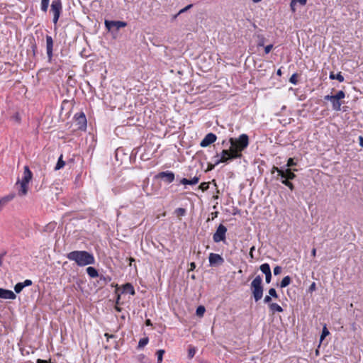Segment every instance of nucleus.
Listing matches in <instances>:
<instances>
[{"label": "nucleus", "instance_id": "f257e3e1", "mask_svg": "<svg viewBox=\"0 0 363 363\" xmlns=\"http://www.w3.org/2000/svg\"><path fill=\"white\" fill-rule=\"evenodd\" d=\"M230 147L229 149H225L228 152V155L231 159H240L242 157V152L246 149L249 145V137L247 134H242L238 138H230L229 139Z\"/></svg>", "mask_w": 363, "mask_h": 363}, {"label": "nucleus", "instance_id": "f03ea898", "mask_svg": "<svg viewBox=\"0 0 363 363\" xmlns=\"http://www.w3.org/2000/svg\"><path fill=\"white\" fill-rule=\"evenodd\" d=\"M66 257L74 261L79 267H84L95 263L94 255L85 250H74L67 254Z\"/></svg>", "mask_w": 363, "mask_h": 363}, {"label": "nucleus", "instance_id": "7ed1b4c3", "mask_svg": "<svg viewBox=\"0 0 363 363\" xmlns=\"http://www.w3.org/2000/svg\"><path fill=\"white\" fill-rule=\"evenodd\" d=\"M296 169L292 168H286V167H277L273 166L271 169V173L274 174L277 172V175L274 177L277 180L283 181V179H286V181L293 180L296 177L294 172H296Z\"/></svg>", "mask_w": 363, "mask_h": 363}, {"label": "nucleus", "instance_id": "20e7f679", "mask_svg": "<svg viewBox=\"0 0 363 363\" xmlns=\"http://www.w3.org/2000/svg\"><path fill=\"white\" fill-rule=\"evenodd\" d=\"M250 289L252 296L255 302L259 301L263 296L264 288L262 285V279L260 275H257L251 282Z\"/></svg>", "mask_w": 363, "mask_h": 363}, {"label": "nucleus", "instance_id": "39448f33", "mask_svg": "<svg viewBox=\"0 0 363 363\" xmlns=\"http://www.w3.org/2000/svg\"><path fill=\"white\" fill-rule=\"evenodd\" d=\"M33 173L30 170L28 166L24 167L23 177L21 182V189L19 191V195L25 196L28 193V184L32 179Z\"/></svg>", "mask_w": 363, "mask_h": 363}, {"label": "nucleus", "instance_id": "423d86ee", "mask_svg": "<svg viewBox=\"0 0 363 363\" xmlns=\"http://www.w3.org/2000/svg\"><path fill=\"white\" fill-rule=\"evenodd\" d=\"M50 11L53 13V23L57 24L62 11L61 0H53L51 4Z\"/></svg>", "mask_w": 363, "mask_h": 363}, {"label": "nucleus", "instance_id": "0eeeda50", "mask_svg": "<svg viewBox=\"0 0 363 363\" xmlns=\"http://www.w3.org/2000/svg\"><path fill=\"white\" fill-rule=\"evenodd\" d=\"M345 97V93L340 90L337 92L336 94L334 95L335 99L331 101L332 103V108L335 111H339L341 110V106L344 104L341 100Z\"/></svg>", "mask_w": 363, "mask_h": 363}, {"label": "nucleus", "instance_id": "6e6552de", "mask_svg": "<svg viewBox=\"0 0 363 363\" xmlns=\"http://www.w3.org/2000/svg\"><path fill=\"white\" fill-rule=\"evenodd\" d=\"M106 29L109 31L118 30L121 28H124L127 26V23L121 21H109L105 20L104 22Z\"/></svg>", "mask_w": 363, "mask_h": 363}, {"label": "nucleus", "instance_id": "1a4fd4ad", "mask_svg": "<svg viewBox=\"0 0 363 363\" xmlns=\"http://www.w3.org/2000/svg\"><path fill=\"white\" fill-rule=\"evenodd\" d=\"M227 232V228L223 225L220 224L216 229V233L213 234V239L215 242H219L221 241H225Z\"/></svg>", "mask_w": 363, "mask_h": 363}, {"label": "nucleus", "instance_id": "9d476101", "mask_svg": "<svg viewBox=\"0 0 363 363\" xmlns=\"http://www.w3.org/2000/svg\"><path fill=\"white\" fill-rule=\"evenodd\" d=\"M214 158H216L215 163H214L215 165H218L220 163L228 164L230 161L233 160L231 159V157H230V155H228V152L225 150H222V152L220 153V155L217 153L216 155L214 157Z\"/></svg>", "mask_w": 363, "mask_h": 363}, {"label": "nucleus", "instance_id": "9b49d317", "mask_svg": "<svg viewBox=\"0 0 363 363\" xmlns=\"http://www.w3.org/2000/svg\"><path fill=\"white\" fill-rule=\"evenodd\" d=\"M75 121L78 125V129L85 130L86 128V118L83 112L77 113L74 116Z\"/></svg>", "mask_w": 363, "mask_h": 363}, {"label": "nucleus", "instance_id": "f8f14e48", "mask_svg": "<svg viewBox=\"0 0 363 363\" xmlns=\"http://www.w3.org/2000/svg\"><path fill=\"white\" fill-rule=\"evenodd\" d=\"M208 261L211 267L220 266L224 263V259L220 255L213 252L210 253Z\"/></svg>", "mask_w": 363, "mask_h": 363}, {"label": "nucleus", "instance_id": "ddd939ff", "mask_svg": "<svg viewBox=\"0 0 363 363\" xmlns=\"http://www.w3.org/2000/svg\"><path fill=\"white\" fill-rule=\"evenodd\" d=\"M156 177L158 179H163L167 184H170L172 182H174L175 176L172 172L166 171L158 173L156 175Z\"/></svg>", "mask_w": 363, "mask_h": 363}, {"label": "nucleus", "instance_id": "4468645a", "mask_svg": "<svg viewBox=\"0 0 363 363\" xmlns=\"http://www.w3.org/2000/svg\"><path fill=\"white\" fill-rule=\"evenodd\" d=\"M216 139L217 137L214 133H209L201 140L200 145L202 147H206L210 145L211 144L213 143L216 140Z\"/></svg>", "mask_w": 363, "mask_h": 363}, {"label": "nucleus", "instance_id": "2eb2a0df", "mask_svg": "<svg viewBox=\"0 0 363 363\" xmlns=\"http://www.w3.org/2000/svg\"><path fill=\"white\" fill-rule=\"evenodd\" d=\"M46 50L48 61L51 62L52 58L53 40L50 35H46Z\"/></svg>", "mask_w": 363, "mask_h": 363}, {"label": "nucleus", "instance_id": "dca6fc26", "mask_svg": "<svg viewBox=\"0 0 363 363\" xmlns=\"http://www.w3.org/2000/svg\"><path fill=\"white\" fill-rule=\"evenodd\" d=\"M0 298L13 300L16 298V295L11 290L0 288Z\"/></svg>", "mask_w": 363, "mask_h": 363}, {"label": "nucleus", "instance_id": "f3484780", "mask_svg": "<svg viewBox=\"0 0 363 363\" xmlns=\"http://www.w3.org/2000/svg\"><path fill=\"white\" fill-rule=\"evenodd\" d=\"M262 31L261 29H259L255 33V36L257 38V46L258 47H262L264 45L266 38L264 36V35L259 33V32Z\"/></svg>", "mask_w": 363, "mask_h": 363}, {"label": "nucleus", "instance_id": "a211bd4d", "mask_svg": "<svg viewBox=\"0 0 363 363\" xmlns=\"http://www.w3.org/2000/svg\"><path fill=\"white\" fill-rule=\"evenodd\" d=\"M199 181V177H194L191 179H188L186 178H183L180 180V183L184 185H195Z\"/></svg>", "mask_w": 363, "mask_h": 363}, {"label": "nucleus", "instance_id": "6ab92c4d", "mask_svg": "<svg viewBox=\"0 0 363 363\" xmlns=\"http://www.w3.org/2000/svg\"><path fill=\"white\" fill-rule=\"evenodd\" d=\"M123 292L130 294L131 295H135V294L134 287L130 283H126L123 285Z\"/></svg>", "mask_w": 363, "mask_h": 363}, {"label": "nucleus", "instance_id": "aec40b11", "mask_svg": "<svg viewBox=\"0 0 363 363\" xmlns=\"http://www.w3.org/2000/svg\"><path fill=\"white\" fill-rule=\"evenodd\" d=\"M269 309L272 314H274L276 312H283L284 311L282 307L276 303L270 304Z\"/></svg>", "mask_w": 363, "mask_h": 363}, {"label": "nucleus", "instance_id": "412c9836", "mask_svg": "<svg viewBox=\"0 0 363 363\" xmlns=\"http://www.w3.org/2000/svg\"><path fill=\"white\" fill-rule=\"evenodd\" d=\"M88 275L91 278H95L99 277L98 271L96 268L93 267H88L86 269Z\"/></svg>", "mask_w": 363, "mask_h": 363}, {"label": "nucleus", "instance_id": "4be33fe9", "mask_svg": "<svg viewBox=\"0 0 363 363\" xmlns=\"http://www.w3.org/2000/svg\"><path fill=\"white\" fill-rule=\"evenodd\" d=\"M138 363H151L150 359L143 354H140L135 357Z\"/></svg>", "mask_w": 363, "mask_h": 363}, {"label": "nucleus", "instance_id": "5701e85b", "mask_svg": "<svg viewBox=\"0 0 363 363\" xmlns=\"http://www.w3.org/2000/svg\"><path fill=\"white\" fill-rule=\"evenodd\" d=\"M13 198V196H7L0 199V211Z\"/></svg>", "mask_w": 363, "mask_h": 363}, {"label": "nucleus", "instance_id": "b1692460", "mask_svg": "<svg viewBox=\"0 0 363 363\" xmlns=\"http://www.w3.org/2000/svg\"><path fill=\"white\" fill-rule=\"evenodd\" d=\"M330 79H337L340 82H342L345 79L344 77L342 75L341 72H338L337 74H335L334 72H330L329 76Z\"/></svg>", "mask_w": 363, "mask_h": 363}, {"label": "nucleus", "instance_id": "393cba45", "mask_svg": "<svg viewBox=\"0 0 363 363\" xmlns=\"http://www.w3.org/2000/svg\"><path fill=\"white\" fill-rule=\"evenodd\" d=\"M259 269L264 274H270V273L272 272L270 266L268 263H264V264H261L259 267Z\"/></svg>", "mask_w": 363, "mask_h": 363}, {"label": "nucleus", "instance_id": "a878e982", "mask_svg": "<svg viewBox=\"0 0 363 363\" xmlns=\"http://www.w3.org/2000/svg\"><path fill=\"white\" fill-rule=\"evenodd\" d=\"M291 281V277L289 276H286L281 281L279 286L281 288H285L290 284Z\"/></svg>", "mask_w": 363, "mask_h": 363}, {"label": "nucleus", "instance_id": "bb28decb", "mask_svg": "<svg viewBox=\"0 0 363 363\" xmlns=\"http://www.w3.org/2000/svg\"><path fill=\"white\" fill-rule=\"evenodd\" d=\"M65 165V162L62 160V155H61L58 159L57 164H56L55 170H59V169H62V167H64Z\"/></svg>", "mask_w": 363, "mask_h": 363}, {"label": "nucleus", "instance_id": "cd10ccee", "mask_svg": "<svg viewBox=\"0 0 363 363\" xmlns=\"http://www.w3.org/2000/svg\"><path fill=\"white\" fill-rule=\"evenodd\" d=\"M148 342H149L148 337H146L141 338L139 340L138 349H141V348L144 347L146 345H147Z\"/></svg>", "mask_w": 363, "mask_h": 363}, {"label": "nucleus", "instance_id": "c85d7f7f", "mask_svg": "<svg viewBox=\"0 0 363 363\" xmlns=\"http://www.w3.org/2000/svg\"><path fill=\"white\" fill-rule=\"evenodd\" d=\"M296 164H297V163H296V162H295L294 159L290 157L288 159L286 164L285 166H284L283 167L292 168L293 167L296 166Z\"/></svg>", "mask_w": 363, "mask_h": 363}, {"label": "nucleus", "instance_id": "c756f323", "mask_svg": "<svg viewBox=\"0 0 363 363\" xmlns=\"http://www.w3.org/2000/svg\"><path fill=\"white\" fill-rule=\"evenodd\" d=\"M186 209L184 208H178L175 210L174 213L177 217H182L186 214Z\"/></svg>", "mask_w": 363, "mask_h": 363}, {"label": "nucleus", "instance_id": "7c9ffc66", "mask_svg": "<svg viewBox=\"0 0 363 363\" xmlns=\"http://www.w3.org/2000/svg\"><path fill=\"white\" fill-rule=\"evenodd\" d=\"M206 311V308L203 306H199L197 307L196 308V314L199 316V317H201L203 315L204 313Z\"/></svg>", "mask_w": 363, "mask_h": 363}, {"label": "nucleus", "instance_id": "2f4dec72", "mask_svg": "<svg viewBox=\"0 0 363 363\" xmlns=\"http://www.w3.org/2000/svg\"><path fill=\"white\" fill-rule=\"evenodd\" d=\"M281 184L287 186L291 191L294 190L295 187L293 183L290 181H286V179H283V181H280Z\"/></svg>", "mask_w": 363, "mask_h": 363}, {"label": "nucleus", "instance_id": "473e14b6", "mask_svg": "<svg viewBox=\"0 0 363 363\" xmlns=\"http://www.w3.org/2000/svg\"><path fill=\"white\" fill-rule=\"evenodd\" d=\"M165 351L164 350H159L156 352V355L157 357V363H161L162 362L163 355Z\"/></svg>", "mask_w": 363, "mask_h": 363}, {"label": "nucleus", "instance_id": "72a5a7b5", "mask_svg": "<svg viewBox=\"0 0 363 363\" xmlns=\"http://www.w3.org/2000/svg\"><path fill=\"white\" fill-rule=\"evenodd\" d=\"M330 334L329 330H328L326 325H325L322 330V333L320 335V342L323 341L326 336H328Z\"/></svg>", "mask_w": 363, "mask_h": 363}, {"label": "nucleus", "instance_id": "f704fd0d", "mask_svg": "<svg viewBox=\"0 0 363 363\" xmlns=\"http://www.w3.org/2000/svg\"><path fill=\"white\" fill-rule=\"evenodd\" d=\"M193 6V4H189L187 5L186 7H184V9H181L177 14H176L175 16H174L173 18H176L179 15H180L181 13H183L186 11H187L188 10H189L191 7Z\"/></svg>", "mask_w": 363, "mask_h": 363}, {"label": "nucleus", "instance_id": "c9c22d12", "mask_svg": "<svg viewBox=\"0 0 363 363\" xmlns=\"http://www.w3.org/2000/svg\"><path fill=\"white\" fill-rule=\"evenodd\" d=\"M23 289V285L21 282L17 283L14 286V291L16 294H19Z\"/></svg>", "mask_w": 363, "mask_h": 363}, {"label": "nucleus", "instance_id": "e433bc0d", "mask_svg": "<svg viewBox=\"0 0 363 363\" xmlns=\"http://www.w3.org/2000/svg\"><path fill=\"white\" fill-rule=\"evenodd\" d=\"M99 279H100V281H102V284H103L104 285H106V284H107L108 282H110V281H111V278L110 277H108H108H104V276H103V275H101V276L99 277Z\"/></svg>", "mask_w": 363, "mask_h": 363}, {"label": "nucleus", "instance_id": "4c0bfd02", "mask_svg": "<svg viewBox=\"0 0 363 363\" xmlns=\"http://www.w3.org/2000/svg\"><path fill=\"white\" fill-rule=\"evenodd\" d=\"M268 293H269V296H270L272 298L273 297V298H277L279 297L278 294L277 293V291L274 288L269 289L268 291Z\"/></svg>", "mask_w": 363, "mask_h": 363}, {"label": "nucleus", "instance_id": "58836bf2", "mask_svg": "<svg viewBox=\"0 0 363 363\" xmlns=\"http://www.w3.org/2000/svg\"><path fill=\"white\" fill-rule=\"evenodd\" d=\"M208 188H209L208 182H202L199 186V189H201L202 191H206Z\"/></svg>", "mask_w": 363, "mask_h": 363}, {"label": "nucleus", "instance_id": "ea45409f", "mask_svg": "<svg viewBox=\"0 0 363 363\" xmlns=\"http://www.w3.org/2000/svg\"><path fill=\"white\" fill-rule=\"evenodd\" d=\"M196 353V349L194 347H190L188 350V357L191 359L194 357Z\"/></svg>", "mask_w": 363, "mask_h": 363}, {"label": "nucleus", "instance_id": "a19ab883", "mask_svg": "<svg viewBox=\"0 0 363 363\" xmlns=\"http://www.w3.org/2000/svg\"><path fill=\"white\" fill-rule=\"evenodd\" d=\"M298 74L296 73H294L291 75V77L289 79V82L293 84H296L298 83Z\"/></svg>", "mask_w": 363, "mask_h": 363}, {"label": "nucleus", "instance_id": "79ce46f5", "mask_svg": "<svg viewBox=\"0 0 363 363\" xmlns=\"http://www.w3.org/2000/svg\"><path fill=\"white\" fill-rule=\"evenodd\" d=\"M48 6H49V3H47V2H41V10H42L43 12H47L48 9Z\"/></svg>", "mask_w": 363, "mask_h": 363}, {"label": "nucleus", "instance_id": "37998d69", "mask_svg": "<svg viewBox=\"0 0 363 363\" xmlns=\"http://www.w3.org/2000/svg\"><path fill=\"white\" fill-rule=\"evenodd\" d=\"M282 271V268L280 266H276L274 268V275H279Z\"/></svg>", "mask_w": 363, "mask_h": 363}, {"label": "nucleus", "instance_id": "c03bdc74", "mask_svg": "<svg viewBox=\"0 0 363 363\" xmlns=\"http://www.w3.org/2000/svg\"><path fill=\"white\" fill-rule=\"evenodd\" d=\"M264 303L268 304V307L272 304V297L269 295L266 296L264 298Z\"/></svg>", "mask_w": 363, "mask_h": 363}, {"label": "nucleus", "instance_id": "a18cd8bd", "mask_svg": "<svg viewBox=\"0 0 363 363\" xmlns=\"http://www.w3.org/2000/svg\"><path fill=\"white\" fill-rule=\"evenodd\" d=\"M294 2H298L300 3L301 5H305L307 2V0H292L291 3V6L293 7V4ZM292 9H294V8H292Z\"/></svg>", "mask_w": 363, "mask_h": 363}, {"label": "nucleus", "instance_id": "49530a36", "mask_svg": "<svg viewBox=\"0 0 363 363\" xmlns=\"http://www.w3.org/2000/svg\"><path fill=\"white\" fill-rule=\"evenodd\" d=\"M272 48H273V45L272 44L267 45L264 48V52H265V54L269 53Z\"/></svg>", "mask_w": 363, "mask_h": 363}, {"label": "nucleus", "instance_id": "de8ad7c7", "mask_svg": "<svg viewBox=\"0 0 363 363\" xmlns=\"http://www.w3.org/2000/svg\"><path fill=\"white\" fill-rule=\"evenodd\" d=\"M21 283L23 285V288L26 286H29L33 284L32 281L30 279H26L23 282Z\"/></svg>", "mask_w": 363, "mask_h": 363}, {"label": "nucleus", "instance_id": "09e8293b", "mask_svg": "<svg viewBox=\"0 0 363 363\" xmlns=\"http://www.w3.org/2000/svg\"><path fill=\"white\" fill-rule=\"evenodd\" d=\"M265 275V281L267 284H269L272 280V272L269 274H264Z\"/></svg>", "mask_w": 363, "mask_h": 363}, {"label": "nucleus", "instance_id": "8fccbe9b", "mask_svg": "<svg viewBox=\"0 0 363 363\" xmlns=\"http://www.w3.org/2000/svg\"><path fill=\"white\" fill-rule=\"evenodd\" d=\"M316 289V284L315 282H313L311 286H309V289H308V291L309 292H313L314 291H315Z\"/></svg>", "mask_w": 363, "mask_h": 363}, {"label": "nucleus", "instance_id": "3c124183", "mask_svg": "<svg viewBox=\"0 0 363 363\" xmlns=\"http://www.w3.org/2000/svg\"><path fill=\"white\" fill-rule=\"evenodd\" d=\"M333 98H334V95H325L324 96V100L329 101L331 102V101H333V99H334Z\"/></svg>", "mask_w": 363, "mask_h": 363}, {"label": "nucleus", "instance_id": "603ef678", "mask_svg": "<svg viewBox=\"0 0 363 363\" xmlns=\"http://www.w3.org/2000/svg\"><path fill=\"white\" fill-rule=\"evenodd\" d=\"M215 164H208V168H207V171H211L213 170L214 168H215Z\"/></svg>", "mask_w": 363, "mask_h": 363}, {"label": "nucleus", "instance_id": "864d4df0", "mask_svg": "<svg viewBox=\"0 0 363 363\" xmlns=\"http://www.w3.org/2000/svg\"><path fill=\"white\" fill-rule=\"evenodd\" d=\"M359 145L363 147V137L362 135L359 136Z\"/></svg>", "mask_w": 363, "mask_h": 363}, {"label": "nucleus", "instance_id": "5fc2aeb1", "mask_svg": "<svg viewBox=\"0 0 363 363\" xmlns=\"http://www.w3.org/2000/svg\"><path fill=\"white\" fill-rule=\"evenodd\" d=\"M255 250V247L252 246L251 248H250V256L251 257V258H253V250Z\"/></svg>", "mask_w": 363, "mask_h": 363}, {"label": "nucleus", "instance_id": "6e6d98bb", "mask_svg": "<svg viewBox=\"0 0 363 363\" xmlns=\"http://www.w3.org/2000/svg\"><path fill=\"white\" fill-rule=\"evenodd\" d=\"M31 48H32V49H33V54L35 55V50L37 49V45H36V44H33V45H32Z\"/></svg>", "mask_w": 363, "mask_h": 363}, {"label": "nucleus", "instance_id": "4d7b16f0", "mask_svg": "<svg viewBox=\"0 0 363 363\" xmlns=\"http://www.w3.org/2000/svg\"><path fill=\"white\" fill-rule=\"evenodd\" d=\"M37 363H48V362L46 360L38 359L37 360Z\"/></svg>", "mask_w": 363, "mask_h": 363}, {"label": "nucleus", "instance_id": "13d9d810", "mask_svg": "<svg viewBox=\"0 0 363 363\" xmlns=\"http://www.w3.org/2000/svg\"><path fill=\"white\" fill-rule=\"evenodd\" d=\"M315 255H316V250H315V248H313V249L312 250V251H311V255H312L313 257H315Z\"/></svg>", "mask_w": 363, "mask_h": 363}, {"label": "nucleus", "instance_id": "bf43d9fd", "mask_svg": "<svg viewBox=\"0 0 363 363\" xmlns=\"http://www.w3.org/2000/svg\"><path fill=\"white\" fill-rule=\"evenodd\" d=\"M105 336L108 339V338H113L114 337L113 335H109L108 333H106L105 334Z\"/></svg>", "mask_w": 363, "mask_h": 363}, {"label": "nucleus", "instance_id": "052dcab7", "mask_svg": "<svg viewBox=\"0 0 363 363\" xmlns=\"http://www.w3.org/2000/svg\"><path fill=\"white\" fill-rule=\"evenodd\" d=\"M145 323L147 325H152V323L150 319L146 320Z\"/></svg>", "mask_w": 363, "mask_h": 363}, {"label": "nucleus", "instance_id": "680f3d73", "mask_svg": "<svg viewBox=\"0 0 363 363\" xmlns=\"http://www.w3.org/2000/svg\"><path fill=\"white\" fill-rule=\"evenodd\" d=\"M196 267V264L194 262L191 263V269L193 270Z\"/></svg>", "mask_w": 363, "mask_h": 363}, {"label": "nucleus", "instance_id": "e2e57ef3", "mask_svg": "<svg viewBox=\"0 0 363 363\" xmlns=\"http://www.w3.org/2000/svg\"><path fill=\"white\" fill-rule=\"evenodd\" d=\"M282 74L281 72V69H279L277 72V74L279 75V76H281Z\"/></svg>", "mask_w": 363, "mask_h": 363}, {"label": "nucleus", "instance_id": "0e129e2a", "mask_svg": "<svg viewBox=\"0 0 363 363\" xmlns=\"http://www.w3.org/2000/svg\"><path fill=\"white\" fill-rule=\"evenodd\" d=\"M129 260H130V265H131V264H132V262H135V259L134 258H133V257H130V258H129Z\"/></svg>", "mask_w": 363, "mask_h": 363}, {"label": "nucleus", "instance_id": "69168bd1", "mask_svg": "<svg viewBox=\"0 0 363 363\" xmlns=\"http://www.w3.org/2000/svg\"><path fill=\"white\" fill-rule=\"evenodd\" d=\"M4 257V255H0V266L2 264V258Z\"/></svg>", "mask_w": 363, "mask_h": 363}, {"label": "nucleus", "instance_id": "338daca9", "mask_svg": "<svg viewBox=\"0 0 363 363\" xmlns=\"http://www.w3.org/2000/svg\"><path fill=\"white\" fill-rule=\"evenodd\" d=\"M252 26L255 29L257 28V25L255 23H252Z\"/></svg>", "mask_w": 363, "mask_h": 363}, {"label": "nucleus", "instance_id": "774afa93", "mask_svg": "<svg viewBox=\"0 0 363 363\" xmlns=\"http://www.w3.org/2000/svg\"><path fill=\"white\" fill-rule=\"evenodd\" d=\"M41 2L50 3V0H41Z\"/></svg>", "mask_w": 363, "mask_h": 363}]
</instances>
